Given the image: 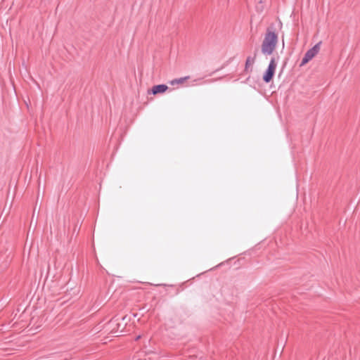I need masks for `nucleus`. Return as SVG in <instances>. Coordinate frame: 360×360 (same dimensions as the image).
I'll use <instances>...</instances> for the list:
<instances>
[{
  "label": "nucleus",
  "instance_id": "f257e3e1",
  "mask_svg": "<svg viewBox=\"0 0 360 360\" xmlns=\"http://www.w3.org/2000/svg\"><path fill=\"white\" fill-rule=\"evenodd\" d=\"M278 41V34L272 26L268 27L263 45H276Z\"/></svg>",
  "mask_w": 360,
  "mask_h": 360
},
{
  "label": "nucleus",
  "instance_id": "f03ea898",
  "mask_svg": "<svg viewBox=\"0 0 360 360\" xmlns=\"http://www.w3.org/2000/svg\"><path fill=\"white\" fill-rule=\"evenodd\" d=\"M107 327L108 330H110V333L114 335L115 336H119L117 333L119 332H122L123 330V326L119 322L118 319L113 318L108 323Z\"/></svg>",
  "mask_w": 360,
  "mask_h": 360
},
{
  "label": "nucleus",
  "instance_id": "7ed1b4c3",
  "mask_svg": "<svg viewBox=\"0 0 360 360\" xmlns=\"http://www.w3.org/2000/svg\"><path fill=\"white\" fill-rule=\"evenodd\" d=\"M276 68V63L275 58H272L270 60L268 68L266 70V72L263 76V80L266 83H269V82L271 81V79L274 77Z\"/></svg>",
  "mask_w": 360,
  "mask_h": 360
},
{
  "label": "nucleus",
  "instance_id": "20e7f679",
  "mask_svg": "<svg viewBox=\"0 0 360 360\" xmlns=\"http://www.w3.org/2000/svg\"><path fill=\"white\" fill-rule=\"evenodd\" d=\"M319 50L320 46H312L308 50L302 60L300 66H303L310 61L319 52Z\"/></svg>",
  "mask_w": 360,
  "mask_h": 360
},
{
  "label": "nucleus",
  "instance_id": "39448f33",
  "mask_svg": "<svg viewBox=\"0 0 360 360\" xmlns=\"http://www.w3.org/2000/svg\"><path fill=\"white\" fill-rule=\"evenodd\" d=\"M167 89H168V86L165 84L155 85V86H153L152 88V93L153 94H157L159 93H164L165 91H167Z\"/></svg>",
  "mask_w": 360,
  "mask_h": 360
},
{
  "label": "nucleus",
  "instance_id": "423d86ee",
  "mask_svg": "<svg viewBox=\"0 0 360 360\" xmlns=\"http://www.w3.org/2000/svg\"><path fill=\"white\" fill-rule=\"evenodd\" d=\"M255 63V58L254 57H251V56H248L246 59V61H245V71H248V69L250 66H252Z\"/></svg>",
  "mask_w": 360,
  "mask_h": 360
},
{
  "label": "nucleus",
  "instance_id": "0eeeda50",
  "mask_svg": "<svg viewBox=\"0 0 360 360\" xmlns=\"http://www.w3.org/2000/svg\"><path fill=\"white\" fill-rule=\"evenodd\" d=\"M189 77H181V78H179V79H173L170 82V84L172 85H174V84H183L187 79H188Z\"/></svg>",
  "mask_w": 360,
  "mask_h": 360
},
{
  "label": "nucleus",
  "instance_id": "6e6552de",
  "mask_svg": "<svg viewBox=\"0 0 360 360\" xmlns=\"http://www.w3.org/2000/svg\"><path fill=\"white\" fill-rule=\"evenodd\" d=\"M276 46H262L264 53L271 54L274 51Z\"/></svg>",
  "mask_w": 360,
  "mask_h": 360
}]
</instances>
